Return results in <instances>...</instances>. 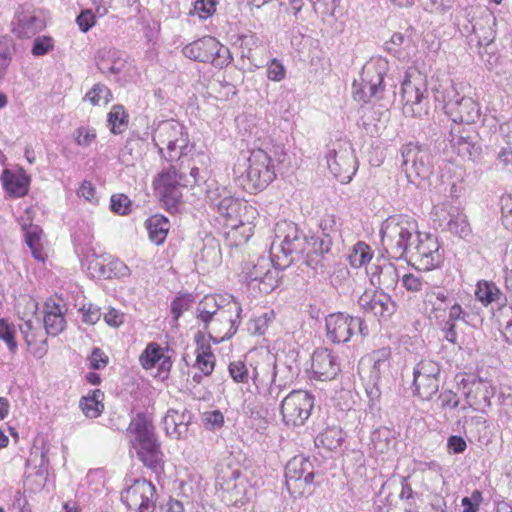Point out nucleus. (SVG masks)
<instances>
[{
  "mask_svg": "<svg viewBox=\"0 0 512 512\" xmlns=\"http://www.w3.org/2000/svg\"><path fill=\"white\" fill-rule=\"evenodd\" d=\"M419 154V148L413 144H407L402 149L403 163L402 166L409 178L422 177L426 172V168L421 164V168L416 165V159Z\"/></svg>",
  "mask_w": 512,
  "mask_h": 512,
  "instance_id": "obj_37",
  "label": "nucleus"
},
{
  "mask_svg": "<svg viewBox=\"0 0 512 512\" xmlns=\"http://www.w3.org/2000/svg\"><path fill=\"white\" fill-rule=\"evenodd\" d=\"M14 52L13 41L8 36H0V78L6 74Z\"/></svg>",
  "mask_w": 512,
  "mask_h": 512,
  "instance_id": "obj_45",
  "label": "nucleus"
},
{
  "mask_svg": "<svg viewBox=\"0 0 512 512\" xmlns=\"http://www.w3.org/2000/svg\"><path fill=\"white\" fill-rule=\"evenodd\" d=\"M457 378L469 407L484 412L491 406V399L495 394V388L491 381L470 373H460Z\"/></svg>",
  "mask_w": 512,
  "mask_h": 512,
  "instance_id": "obj_13",
  "label": "nucleus"
},
{
  "mask_svg": "<svg viewBox=\"0 0 512 512\" xmlns=\"http://www.w3.org/2000/svg\"><path fill=\"white\" fill-rule=\"evenodd\" d=\"M87 269L90 275L97 279L124 278L130 275L129 267L110 255H93L89 259Z\"/></svg>",
  "mask_w": 512,
  "mask_h": 512,
  "instance_id": "obj_21",
  "label": "nucleus"
},
{
  "mask_svg": "<svg viewBox=\"0 0 512 512\" xmlns=\"http://www.w3.org/2000/svg\"><path fill=\"white\" fill-rule=\"evenodd\" d=\"M311 370L321 381L332 380L340 371V363L330 349L321 347L312 355Z\"/></svg>",
  "mask_w": 512,
  "mask_h": 512,
  "instance_id": "obj_23",
  "label": "nucleus"
},
{
  "mask_svg": "<svg viewBox=\"0 0 512 512\" xmlns=\"http://www.w3.org/2000/svg\"><path fill=\"white\" fill-rule=\"evenodd\" d=\"M415 230L413 222L405 219H387L381 229V245L391 259L406 256Z\"/></svg>",
  "mask_w": 512,
  "mask_h": 512,
  "instance_id": "obj_7",
  "label": "nucleus"
},
{
  "mask_svg": "<svg viewBox=\"0 0 512 512\" xmlns=\"http://www.w3.org/2000/svg\"><path fill=\"white\" fill-rule=\"evenodd\" d=\"M448 116L457 123L473 124L481 116L479 103L472 97L463 96L459 100L449 101L445 105Z\"/></svg>",
  "mask_w": 512,
  "mask_h": 512,
  "instance_id": "obj_24",
  "label": "nucleus"
},
{
  "mask_svg": "<svg viewBox=\"0 0 512 512\" xmlns=\"http://www.w3.org/2000/svg\"><path fill=\"white\" fill-rule=\"evenodd\" d=\"M0 180L4 190L10 196L20 198L28 193L30 179L23 171L15 173L9 169H4L0 176Z\"/></svg>",
  "mask_w": 512,
  "mask_h": 512,
  "instance_id": "obj_31",
  "label": "nucleus"
},
{
  "mask_svg": "<svg viewBox=\"0 0 512 512\" xmlns=\"http://www.w3.org/2000/svg\"><path fill=\"white\" fill-rule=\"evenodd\" d=\"M183 55L193 61L222 67L229 63V51L215 37L204 36L182 48Z\"/></svg>",
  "mask_w": 512,
  "mask_h": 512,
  "instance_id": "obj_11",
  "label": "nucleus"
},
{
  "mask_svg": "<svg viewBox=\"0 0 512 512\" xmlns=\"http://www.w3.org/2000/svg\"><path fill=\"white\" fill-rule=\"evenodd\" d=\"M203 421L211 428H220L224 424V416L219 410L204 413Z\"/></svg>",
  "mask_w": 512,
  "mask_h": 512,
  "instance_id": "obj_59",
  "label": "nucleus"
},
{
  "mask_svg": "<svg viewBox=\"0 0 512 512\" xmlns=\"http://www.w3.org/2000/svg\"><path fill=\"white\" fill-rule=\"evenodd\" d=\"M326 335L333 343H346L354 335L356 329L362 330L363 321L345 313H333L326 317Z\"/></svg>",
  "mask_w": 512,
  "mask_h": 512,
  "instance_id": "obj_19",
  "label": "nucleus"
},
{
  "mask_svg": "<svg viewBox=\"0 0 512 512\" xmlns=\"http://www.w3.org/2000/svg\"><path fill=\"white\" fill-rule=\"evenodd\" d=\"M110 207L118 215H127L131 211V200L125 194H114L111 196Z\"/></svg>",
  "mask_w": 512,
  "mask_h": 512,
  "instance_id": "obj_49",
  "label": "nucleus"
},
{
  "mask_svg": "<svg viewBox=\"0 0 512 512\" xmlns=\"http://www.w3.org/2000/svg\"><path fill=\"white\" fill-rule=\"evenodd\" d=\"M42 235L43 231L41 228L31 226L26 232L25 241L31 249L33 257L38 261L45 262L48 256L41 242Z\"/></svg>",
  "mask_w": 512,
  "mask_h": 512,
  "instance_id": "obj_39",
  "label": "nucleus"
},
{
  "mask_svg": "<svg viewBox=\"0 0 512 512\" xmlns=\"http://www.w3.org/2000/svg\"><path fill=\"white\" fill-rule=\"evenodd\" d=\"M185 176L174 166L162 170L153 180V189L162 206L168 211H177L182 202L181 188L187 187Z\"/></svg>",
  "mask_w": 512,
  "mask_h": 512,
  "instance_id": "obj_8",
  "label": "nucleus"
},
{
  "mask_svg": "<svg viewBox=\"0 0 512 512\" xmlns=\"http://www.w3.org/2000/svg\"><path fill=\"white\" fill-rule=\"evenodd\" d=\"M131 432L134 435L132 445L139 460L153 472H162L164 455L155 435L153 424L143 418L137 419L131 425Z\"/></svg>",
  "mask_w": 512,
  "mask_h": 512,
  "instance_id": "obj_3",
  "label": "nucleus"
},
{
  "mask_svg": "<svg viewBox=\"0 0 512 512\" xmlns=\"http://www.w3.org/2000/svg\"><path fill=\"white\" fill-rule=\"evenodd\" d=\"M474 295L477 301L488 307L500 300L502 292L493 281L479 280L476 283Z\"/></svg>",
  "mask_w": 512,
  "mask_h": 512,
  "instance_id": "obj_36",
  "label": "nucleus"
},
{
  "mask_svg": "<svg viewBox=\"0 0 512 512\" xmlns=\"http://www.w3.org/2000/svg\"><path fill=\"white\" fill-rule=\"evenodd\" d=\"M54 49V39L50 36H39L34 39L31 48L32 55L44 56Z\"/></svg>",
  "mask_w": 512,
  "mask_h": 512,
  "instance_id": "obj_48",
  "label": "nucleus"
},
{
  "mask_svg": "<svg viewBox=\"0 0 512 512\" xmlns=\"http://www.w3.org/2000/svg\"><path fill=\"white\" fill-rule=\"evenodd\" d=\"M447 447L455 454L463 453L467 448L466 441L461 436H450L447 441Z\"/></svg>",
  "mask_w": 512,
  "mask_h": 512,
  "instance_id": "obj_62",
  "label": "nucleus"
},
{
  "mask_svg": "<svg viewBox=\"0 0 512 512\" xmlns=\"http://www.w3.org/2000/svg\"><path fill=\"white\" fill-rule=\"evenodd\" d=\"M46 23L37 17L33 12L20 7L11 22V32L20 39H27L35 36L45 29Z\"/></svg>",
  "mask_w": 512,
  "mask_h": 512,
  "instance_id": "obj_25",
  "label": "nucleus"
},
{
  "mask_svg": "<svg viewBox=\"0 0 512 512\" xmlns=\"http://www.w3.org/2000/svg\"><path fill=\"white\" fill-rule=\"evenodd\" d=\"M273 246H277L286 257H303L310 253V240L292 222L277 224L276 239Z\"/></svg>",
  "mask_w": 512,
  "mask_h": 512,
  "instance_id": "obj_14",
  "label": "nucleus"
},
{
  "mask_svg": "<svg viewBox=\"0 0 512 512\" xmlns=\"http://www.w3.org/2000/svg\"><path fill=\"white\" fill-rule=\"evenodd\" d=\"M384 72L371 65L364 67L359 81L353 82V98L367 103L379 92L384 90Z\"/></svg>",
  "mask_w": 512,
  "mask_h": 512,
  "instance_id": "obj_20",
  "label": "nucleus"
},
{
  "mask_svg": "<svg viewBox=\"0 0 512 512\" xmlns=\"http://www.w3.org/2000/svg\"><path fill=\"white\" fill-rule=\"evenodd\" d=\"M275 314L273 311L265 312L253 319L254 330L259 334H263L268 328L270 323L274 320Z\"/></svg>",
  "mask_w": 512,
  "mask_h": 512,
  "instance_id": "obj_56",
  "label": "nucleus"
},
{
  "mask_svg": "<svg viewBox=\"0 0 512 512\" xmlns=\"http://www.w3.org/2000/svg\"><path fill=\"white\" fill-rule=\"evenodd\" d=\"M77 194L88 202H97L96 189L90 181H83L77 191Z\"/></svg>",
  "mask_w": 512,
  "mask_h": 512,
  "instance_id": "obj_58",
  "label": "nucleus"
},
{
  "mask_svg": "<svg viewBox=\"0 0 512 512\" xmlns=\"http://www.w3.org/2000/svg\"><path fill=\"white\" fill-rule=\"evenodd\" d=\"M373 255V251L367 243L358 241L348 256L349 264L353 268H361L372 260Z\"/></svg>",
  "mask_w": 512,
  "mask_h": 512,
  "instance_id": "obj_43",
  "label": "nucleus"
},
{
  "mask_svg": "<svg viewBox=\"0 0 512 512\" xmlns=\"http://www.w3.org/2000/svg\"><path fill=\"white\" fill-rule=\"evenodd\" d=\"M103 400L104 393L100 389H95L80 399L79 407L86 417L94 419L104 411Z\"/></svg>",
  "mask_w": 512,
  "mask_h": 512,
  "instance_id": "obj_34",
  "label": "nucleus"
},
{
  "mask_svg": "<svg viewBox=\"0 0 512 512\" xmlns=\"http://www.w3.org/2000/svg\"><path fill=\"white\" fill-rule=\"evenodd\" d=\"M373 357V372L376 373L377 378L381 377L384 368L389 369L391 366L392 350L391 347H381L372 353Z\"/></svg>",
  "mask_w": 512,
  "mask_h": 512,
  "instance_id": "obj_44",
  "label": "nucleus"
},
{
  "mask_svg": "<svg viewBox=\"0 0 512 512\" xmlns=\"http://www.w3.org/2000/svg\"><path fill=\"white\" fill-rule=\"evenodd\" d=\"M483 501L480 490H474L470 497L462 499L463 512H478Z\"/></svg>",
  "mask_w": 512,
  "mask_h": 512,
  "instance_id": "obj_52",
  "label": "nucleus"
},
{
  "mask_svg": "<svg viewBox=\"0 0 512 512\" xmlns=\"http://www.w3.org/2000/svg\"><path fill=\"white\" fill-rule=\"evenodd\" d=\"M191 420V413L187 409L182 411L169 409L163 418V425L166 434L171 437H179L187 430Z\"/></svg>",
  "mask_w": 512,
  "mask_h": 512,
  "instance_id": "obj_32",
  "label": "nucleus"
},
{
  "mask_svg": "<svg viewBox=\"0 0 512 512\" xmlns=\"http://www.w3.org/2000/svg\"><path fill=\"white\" fill-rule=\"evenodd\" d=\"M23 302L27 311L21 312L20 308L22 303H19L17 306V313L19 317L25 320L22 333L26 344L32 349H38L41 344L45 343L46 339L40 329L32 326L31 320L29 319L30 316H33L36 313L37 304L30 298L24 299Z\"/></svg>",
  "mask_w": 512,
  "mask_h": 512,
  "instance_id": "obj_28",
  "label": "nucleus"
},
{
  "mask_svg": "<svg viewBox=\"0 0 512 512\" xmlns=\"http://www.w3.org/2000/svg\"><path fill=\"white\" fill-rule=\"evenodd\" d=\"M145 228L148 231L149 239L156 245H161L167 238L170 222L165 216L155 214L145 221Z\"/></svg>",
  "mask_w": 512,
  "mask_h": 512,
  "instance_id": "obj_33",
  "label": "nucleus"
},
{
  "mask_svg": "<svg viewBox=\"0 0 512 512\" xmlns=\"http://www.w3.org/2000/svg\"><path fill=\"white\" fill-rule=\"evenodd\" d=\"M343 440V431L336 426L327 427L316 438L317 445L329 451H335L340 448Z\"/></svg>",
  "mask_w": 512,
  "mask_h": 512,
  "instance_id": "obj_38",
  "label": "nucleus"
},
{
  "mask_svg": "<svg viewBox=\"0 0 512 512\" xmlns=\"http://www.w3.org/2000/svg\"><path fill=\"white\" fill-rule=\"evenodd\" d=\"M153 140L161 156L169 162L183 160L194 148L190 145L188 133L174 122L159 125Z\"/></svg>",
  "mask_w": 512,
  "mask_h": 512,
  "instance_id": "obj_5",
  "label": "nucleus"
},
{
  "mask_svg": "<svg viewBox=\"0 0 512 512\" xmlns=\"http://www.w3.org/2000/svg\"><path fill=\"white\" fill-rule=\"evenodd\" d=\"M96 139V132L90 128H79L76 130L75 140L78 145L88 146Z\"/></svg>",
  "mask_w": 512,
  "mask_h": 512,
  "instance_id": "obj_57",
  "label": "nucleus"
},
{
  "mask_svg": "<svg viewBox=\"0 0 512 512\" xmlns=\"http://www.w3.org/2000/svg\"><path fill=\"white\" fill-rule=\"evenodd\" d=\"M107 122L113 134H121L124 132L129 123V115L124 106L119 104L113 105L107 114Z\"/></svg>",
  "mask_w": 512,
  "mask_h": 512,
  "instance_id": "obj_41",
  "label": "nucleus"
},
{
  "mask_svg": "<svg viewBox=\"0 0 512 512\" xmlns=\"http://www.w3.org/2000/svg\"><path fill=\"white\" fill-rule=\"evenodd\" d=\"M76 23L79 27V30L83 33H86L96 25V17L92 10L85 9L82 10L77 16Z\"/></svg>",
  "mask_w": 512,
  "mask_h": 512,
  "instance_id": "obj_51",
  "label": "nucleus"
},
{
  "mask_svg": "<svg viewBox=\"0 0 512 512\" xmlns=\"http://www.w3.org/2000/svg\"><path fill=\"white\" fill-rule=\"evenodd\" d=\"M278 272L270 268V264L265 261H259L254 265L250 273V277L254 281H259L266 284L269 288L273 289L277 285Z\"/></svg>",
  "mask_w": 512,
  "mask_h": 512,
  "instance_id": "obj_40",
  "label": "nucleus"
},
{
  "mask_svg": "<svg viewBox=\"0 0 512 512\" xmlns=\"http://www.w3.org/2000/svg\"><path fill=\"white\" fill-rule=\"evenodd\" d=\"M228 373L236 384H248L251 381L256 393L266 389L275 378V372L269 365L247 364L241 359L229 363Z\"/></svg>",
  "mask_w": 512,
  "mask_h": 512,
  "instance_id": "obj_10",
  "label": "nucleus"
},
{
  "mask_svg": "<svg viewBox=\"0 0 512 512\" xmlns=\"http://www.w3.org/2000/svg\"><path fill=\"white\" fill-rule=\"evenodd\" d=\"M112 100V91L103 83L94 84L83 97V101L89 102L92 106L107 105Z\"/></svg>",
  "mask_w": 512,
  "mask_h": 512,
  "instance_id": "obj_42",
  "label": "nucleus"
},
{
  "mask_svg": "<svg viewBox=\"0 0 512 512\" xmlns=\"http://www.w3.org/2000/svg\"><path fill=\"white\" fill-rule=\"evenodd\" d=\"M359 305L365 312L379 318L390 317L396 308L392 298L381 290H365L359 297Z\"/></svg>",
  "mask_w": 512,
  "mask_h": 512,
  "instance_id": "obj_22",
  "label": "nucleus"
},
{
  "mask_svg": "<svg viewBox=\"0 0 512 512\" xmlns=\"http://www.w3.org/2000/svg\"><path fill=\"white\" fill-rule=\"evenodd\" d=\"M423 7L426 11L431 13L434 12H444L450 9L455 0H422Z\"/></svg>",
  "mask_w": 512,
  "mask_h": 512,
  "instance_id": "obj_54",
  "label": "nucleus"
},
{
  "mask_svg": "<svg viewBox=\"0 0 512 512\" xmlns=\"http://www.w3.org/2000/svg\"><path fill=\"white\" fill-rule=\"evenodd\" d=\"M88 361L90 368L102 369L107 366L109 359L101 349L95 348L89 356Z\"/></svg>",
  "mask_w": 512,
  "mask_h": 512,
  "instance_id": "obj_55",
  "label": "nucleus"
},
{
  "mask_svg": "<svg viewBox=\"0 0 512 512\" xmlns=\"http://www.w3.org/2000/svg\"><path fill=\"white\" fill-rule=\"evenodd\" d=\"M286 156L282 145H274L269 150L252 149L246 158L238 159L234 164V179L250 194L262 192L277 178L278 166L283 164Z\"/></svg>",
  "mask_w": 512,
  "mask_h": 512,
  "instance_id": "obj_1",
  "label": "nucleus"
},
{
  "mask_svg": "<svg viewBox=\"0 0 512 512\" xmlns=\"http://www.w3.org/2000/svg\"><path fill=\"white\" fill-rule=\"evenodd\" d=\"M476 131L468 127H458L451 132V143L462 158L474 160L480 156L482 149L475 140Z\"/></svg>",
  "mask_w": 512,
  "mask_h": 512,
  "instance_id": "obj_26",
  "label": "nucleus"
},
{
  "mask_svg": "<svg viewBox=\"0 0 512 512\" xmlns=\"http://www.w3.org/2000/svg\"><path fill=\"white\" fill-rule=\"evenodd\" d=\"M241 306L236 301H229L215 311H202L204 330L214 343H220L231 338L240 323Z\"/></svg>",
  "mask_w": 512,
  "mask_h": 512,
  "instance_id": "obj_4",
  "label": "nucleus"
},
{
  "mask_svg": "<svg viewBox=\"0 0 512 512\" xmlns=\"http://www.w3.org/2000/svg\"><path fill=\"white\" fill-rule=\"evenodd\" d=\"M139 363L144 370H151L158 366L159 374L166 378L171 367L172 361L167 355L165 348L157 342H150L139 356Z\"/></svg>",
  "mask_w": 512,
  "mask_h": 512,
  "instance_id": "obj_27",
  "label": "nucleus"
},
{
  "mask_svg": "<svg viewBox=\"0 0 512 512\" xmlns=\"http://www.w3.org/2000/svg\"><path fill=\"white\" fill-rule=\"evenodd\" d=\"M413 386L415 394L428 401L439 390L440 367L432 360H421L414 368Z\"/></svg>",
  "mask_w": 512,
  "mask_h": 512,
  "instance_id": "obj_17",
  "label": "nucleus"
},
{
  "mask_svg": "<svg viewBox=\"0 0 512 512\" xmlns=\"http://www.w3.org/2000/svg\"><path fill=\"white\" fill-rule=\"evenodd\" d=\"M0 339L6 343L12 353L16 352L15 327L3 318L0 319Z\"/></svg>",
  "mask_w": 512,
  "mask_h": 512,
  "instance_id": "obj_47",
  "label": "nucleus"
},
{
  "mask_svg": "<svg viewBox=\"0 0 512 512\" xmlns=\"http://www.w3.org/2000/svg\"><path fill=\"white\" fill-rule=\"evenodd\" d=\"M410 257L417 269L422 271L434 270L440 267L444 260L437 237L429 233H418L417 243Z\"/></svg>",
  "mask_w": 512,
  "mask_h": 512,
  "instance_id": "obj_15",
  "label": "nucleus"
},
{
  "mask_svg": "<svg viewBox=\"0 0 512 512\" xmlns=\"http://www.w3.org/2000/svg\"><path fill=\"white\" fill-rule=\"evenodd\" d=\"M496 160L503 167L512 164V145L510 142H507L505 146L499 149L496 153Z\"/></svg>",
  "mask_w": 512,
  "mask_h": 512,
  "instance_id": "obj_61",
  "label": "nucleus"
},
{
  "mask_svg": "<svg viewBox=\"0 0 512 512\" xmlns=\"http://www.w3.org/2000/svg\"><path fill=\"white\" fill-rule=\"evenodd\" d=\"M223 220L224 239L229 247H240L248 243L255 233L258 210L239 199L223 198L218 205Z\"/></svg>",
  "mask_w": 512,
  "mask_h": 512,
  "instance_id": "obj_2",
  "label": "nucleus"
},
{
  "mask_svg": "<svg viewBox=\"0 0 512 512\" xmlns=\"http://www.w3.org/2000/svg\"><path fill=\"white\" fill-rule=\"evenodd\" d=\"M316 475L313 460L303 454L292 457L285 466V485L294 498L308 496L313 491Z\"/></svg>",
  "mask_w": 512,
  "mask_h": 512,
  "instance_id": "obj_6",
  "label": "nucleus"
},
{
  "mask_svg": "<svg viewBox=\"0 0 512 512\" xmlns=\"http://www.w3.org/2000/svg\"><path fill=\"white\" fill-rule=\"evenodd\" d=\"M194 340L196 343V361L195 366L204 376H210L215 368L216 358L212 352L209 341L203 331H198Z\"/></svg>",
  "mask_w": 512,
  "mask_h": 512,
  "instance_id": "obj_29",
  "label": "nucleus"
},
{
  "mask_svg": "<svg viewBox=\"0 0 512 512\" xmlns=\"http://www.w3.org/2000/svg\"><path fill=\"white\" fill-rule=\"evenodd\" d=\"M266 75L270 81L280 82L286 77V68L279 59L273 58L267 63Z\"/></svg>",
  "mask_w": 512,
  "mask_h": 512,
  "instance_id": "obj_50",
  "label": "nucleus"
},
{
  "mask_svg": "<svg viewBox=\"0 0 512 512\" xmlns=\"http://www.w3.org/2000/svg\"><path fill=\"white\" fill-rule=\"evenodd\" d=\"M328 168L341 183H349L357 171V158L352 144L346 140L333 143L327 155Z\"/></svg>",
  "mask_w": 512,
  "mask_h": 512,
  "instance_id": "obj_12",
  "label": "nucleus"
},
{
  "mask_svg": "<svg viewBox=\"0 0 512 512\" xmlns=\"http://www.w3.org/2000/svg\"><path fill=\"white\" fill-rule=\"evenodd\" d=\"M216 6L215 0H196L190 14L197 15L201 20H206L215 14Z\"/></svg>",
  "mask_w": 512,
  "mask_h": 512,
  "instance_id": "obj_46",
  "label": "nucleus"
},
{
  "mask_svg": "<svg viewBox=\"0 0 512 512\" xmlns=\"http://www.w3.org/2000/svg\"><path fill=\"white\" fill-rule=\"evenodd\" d=\"M121 501L136 512H153L156 507V488L152 482L135 479L121 492Z\"/></svg>",
  "mask_w": 512,
  "mask_h": 512,
  "instance_id": "obj_16",
  "label": "nucleus"
},
{
  "mask_svg": "<svg viewBox=\"0 0 512 512\" xmlns=\"http://www.w3.org/2000/svg\"><path fill=\"white\" fill-rule=\"evenodd\" d=\"M46 308L44 315V326L46 332L56 336L64 330L66 324L62 309L54 302L52 305L47 303Z\"/></svg>",
  "mask_w": 512,
  "mask_h": 512,
  "instance_id": "obj_35",
  "label": "nucleus"
},
{
  "mask_svg": "<svg viewBox=\"0 0 512 512\" xmlns=\"http://www.w3.org/2000/svg\"><path fill=\"white\" fill-rule=\"evenodd\" d=\"M373 286L383 289H394L399 281L397 268L392 263L383 266L374 265L367 272Z\"/></svg>",
  "mask_w": 512,
  "mask_h": 512,
  "instance_id": "obj_30",
  "label": "nucleus"
},
{
  "mask_svg": "<svg viewBox=\"0 0 512 512\" xmlns=\"http://www.w3.org/2000/svg\"><path fill=\"white\" fill-rule=\"evenodd\" d=\"M217 309L216 300L213 296H205L198 305L197 318L202 321V311H215Z\"/></svg>",
  "mask_w": 512,
  "mask_h": 512,
  "instance_id": "obj_64",
  "label": "nucleus"
},
{
  "mask_svg": "<svg viewBox=\"0 0 512 512\" xmlns=\"http://www.w3.org/2000/svg\"><path fill=\"white\" fill-rule=\"evenodd\" d=\"M443 408L455 409L459 406L460 399L452 390H445L440 395Z\"/></svg>",
  "mask_w": 512,
  "mask_h": 512,
  "instance_id": "obj_60",
  "label": "nucleus"
},
{
  "mask_svg": "<svg viewBox=\"0 0 512 512\" xmlns=\"http://www.w3.org/2000/svg\"><path fill=\"white\" fill-rule=\"evenodd\" d=\"M314 400V396L305 390L291 391L280 404L284 425L292 428L303 426L312 413Z\"/></svg>",
  "mask_w": 512,
  "mask_h": 512,
  "instance_id": "obj_9",
  "label": "nucleus"
},
{
  "mask_svg": "<svg viewBox=\"0 0 512 512\" xmlns=\"http://www.w3.org/2000/svg\"><path fill=\"white\" fill-rule=\"evenodd\" d=\"M104 320L109 326L119 327L124 322V314L112 308L105 313Z\"/></svg>",
  "mask_w": 512,
  "mask_h": 512,
  "instance_id": "obj_63",
  "label": "nucleus"
},
{
  "mask_svg": "<svg viewBox=\"0 0 512 512\" xmlns=\"http://www.w3.org/2000/svg\"><path fill=\"white\" fill-rule=\"evenodd\" d=\"M426 85L418 78H412L409 73L401 85V100L403 104V113L409 117H421L426 112L422 102L426 98Z\"/></svg>",
  "mask_w": 512,
  "mask_h": 512,
  "instance_id": "obj_18",
  "label": "nucleus"
},
{
  "mask_svg": "<svg viewBox=\"0 0 512 512\" xmlns=\"http://www.w3.org/2000/svg\"><path fill=\"white\" fill-rule=\"evenodd\" d=\"M402 285L407 291L417 293L423 289L424 281L413 273H407L402 277Z\"/></svg>",
  "mask_w": 512,
  "mask_h": 512,
  "instance_id": "obj_53",
  "label": "nucleus"
}]
</instances>
